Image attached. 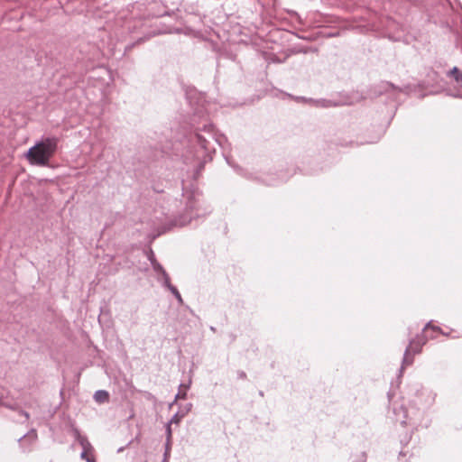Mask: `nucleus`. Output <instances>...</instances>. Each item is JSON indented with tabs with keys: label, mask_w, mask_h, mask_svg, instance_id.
I'll use <instances>...</instances> for the list:
<instances>
[{
	"label": "nucleus",
	"mask_w": 462,
	"mask_h": 462,
	"mask_svg": "<svg viewBox=\"0 0 462 462\" xmlns=\"http://www.w3.org/2000/svg\"><path fill=\"white\" fill-rule=\"evenodd\" d=\"M80 444L83 447V450L88 451L89 449H91V445L86 439H82L80 440Z\"/></svg>",
	"instance_id": "obj_9"
},
{
	"label": "nucleus",
	"mask_w": 462,
	"mask_h": 462,
	"mask_svg": "<svg viewBox=\"0 0 462 462\" xmlns=\"http://www.w3.org/2000/svg\"><path fill=\"white\" fill-rule=\"evenodd\" d=\"M405 364H408V361ZM409 364H411V361H409Z\"/></svg>",
	"instance_id": "obj_14"
},
{
	"label": "nucleus",
	"mask_w": 462,
	"mask_h": 462,
	"mask_svg": "<svg viewBox=\"0 0 462 462\" xmlns=\"http://www.w3.org/2000/svg\"><path fill=\"white\" fill-rule=\"evenodd\" d=\"M151 260V263H152V268L153 270L158 273H161L162 274L163 272H165V270L163 269V267L153 258H150Z\"/></svg>",
	"instance_id": "obj_6"
},
{
	"label": "nucleus",
	"mask_w": 462,
	"mask_h": 462,
	"mask_svg": "<svg viewBox=\"0 0 462 462\" xmlns=\"http://www.w3.org/2000/svg\"><path fill=\"white\" fill-rule=\"evenodd\" d=\"M180 418H181V417H180V416H179V414H178V413L174 414V415L171 417V420H170L169 424H172V423L177 424V423H179V422H180ZM167 433H168V438H170V437H171V430L170 425H168V427H167Z\"/></svg>",
	"instance_id": "obj_5"
},
{
	"label": "nucleus",
	"mask_w": 462,
	"mask_h": 462,
	"mask_svg": "<svg viewBox=\"0 0 462 462\" xmlns=\"http://www.w3.org/2000/svg\"><path fill=\"white\" fill-rule=\"evenodd\" d=\"M87 453H88L87 450H83V452L81 453V458L86 459L87 462H94L93 459L87 457Z\"/></svg>",
	"instance_id": "obj_10"
},
{
	"label": "nucleus",
	"mask_w": 462,
	"mask_h": 462,
	"mask_svg": "<svg viewBox=\"0 0 462 462\" xmlns=\"http://www.w3.org/2000/svg\"><path fill=\"white\" fill-rule=\"evenodd\" d=\"M188 388H189V385H183V384H180V391H179V393L176 394L175 399H186V397H187L186 390H187Z\"/></svg>",
	"instance_id": "obj_7"
},
{
	"label": "nucleus",
	"mask_w": 462,
	"mask_h": 462,
	"mask_svg": "<svg viewBox=\"0 0 462 462\" xmlns=\"http://www.w3.org/2000/svg\"><path fill=\"white\" fill-rule=\"evenodd\" d=\"M171 291V292L173 294V295H177L179 291L177 290V288L175 286H171V288L169 289Z\"/></svg>",
	"instance_id": "obj_11"
},
{
	"label": "nucleus",
	"mask_w": 462,
	"mask_h": 462,
	"mask_svg": "<svg viewBox=\"0 0 462 462\" xmlns=\"http://www.w3.org/2000/svg\"><path fill=\"white\" fill-rule=\"evenodd\" d=\"M174 296L176 297L177 300H178L180 303H182V298H181V296H180V292H178V294H177V295H174Z\"/></svg>",
	"instance_id": "obj_12"
},
{
	"label": "nucleus",
	"mask_w": 462,
	"mask_h": 462,
	"mask_svg": "<svg viewBox=\"0 0 462 462\" xmlns=\"http://www.w3.org/2000/svg\"><path fill=\"white\" fill-rule=\"evenodd\" d=\"M449 74L454 76L455 80L462 87V71H459L457 68L454 67Z\"/></svg>",
	"instance_id": "obj_3"
},
{
	"label": "nucleus",
	"mask_w": 462,
	"mask_h": 462,
	"mask_svg": "<svg viewBox=\"0 0 462 462\" xmlns=\"http://www.w3.org/2000/svg\"><path fill=\"white\" fill-rule=\"evenodd\" d=\"M23 414L24 415V417H25L26 419H28V418H29V414H28L26 411H23Z\"/></svg>",
	"instance_id": "obj_13"
},
{
	"label": "nucleus",
	"mask_w": 462,
	"mask_h": 462,
	"mask_svg": "<svg viewBox=\"0 0 462 462\" xmlns=\"http://www.w3.org/2000/svg\"><path fill=\"white\" fill-rule=\"evenodd\" d=\"M59 138L50 136L35 143L24 154L31 165L48 166L58 149Z\"/></svg>",
	"instance_id": "obj_1"
},
{
	"label": "nucleus",
	"mask_w": 462,
	"mask_h": 462,
	"mask_svg": "<svg viewBox=\"0 0 462 462\" xmlns=\"http://www.w3.org/2000/svg\"><path fill=\"white\" fill-rule=\"evenodd\" d=\"M162 282H163V285L165 287H167L168 289L171 288V281H170V277L168 275V273L166 272H163V273L162 274Z\"/></svg>",
	"instance_id": "obj_8"
},
{
	"label": "nucleus",
	"mask_w": 462,
	"mask_h": 462,
	"mask_svg": "<svg viewBox=\"0 0 462 462\" xmlns=\"http://www.w3.org/2000/svg\"><path fill=\"white\" fill-rule=\"evenodd\" d=\"M94 399L98 403H104L106 402H108L109 394L105 390H98L95 393Z\"/></svg>",
	"instance_id": "obj_2"
},
{
	"label": "nucleus",
	"mask_w": 462,
	"mask_h": 462,
	"mask_svg": "<svg viewBox=\"0 0 462 462\" xmlns=\"http://www.w3.org/2000/svg\"><path fill=\"white\" fill-rule=\"evenodd\" d=\"M420 346H414V342H411L409 346L406 348V351H405V354H404V358H403V365H405V363L407 362V357H408V355L410 353V351H413V352H420Z\"/></svg>",
	"instance_id": "obj_4"
}]
</instances>
